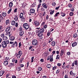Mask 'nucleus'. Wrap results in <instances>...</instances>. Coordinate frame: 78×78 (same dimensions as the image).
Masks as SVG:
<instances>
[{
    "label": "nucleus",
    "instance_id": "nucleus-20",
    "mask_svg": "<svg viewBox=\"0 0 78 78\" xmlns=\"http://www.w3.org/2000/svg\"><path fill=\"white\" fill-rule=\"evenodd\" d=\"M2 14L3 17H6V13L5 12H2Z\"/></svg>",
    "mask_w": 78,
    "mask_h": 78
},
{
    "label": "nucleus",
    "instance_id": "nucleus-34",
    "mask_svg": "<svg viewBox=\"0 0 78 78\" xmlns=\"http://www.w3.org/2000/svg\"><path fill=\"white\" fill-rule=\"evenodd\" d=\"M3 31V27L2 26H0V31Z\"/></svg>",
    "mask_w": 78,
    "mask_h": 78
},
{
    "label": "nucleus",
    "instance_id": "nucleus-29",
    "mask_svg": "<svg viewBox=\"0 0 78 78\" xmlns=\"http://www.w3.org/2000/svg\"><path fill=\"white\" fill-rule=\"evenodd\" d=\"M23 13L22 12L20 13V18H22V17H23Z\"/></svg>",
    "mask_w": 78,
    "mask_h": 78
},
{
    "label": "nucleus",
    "instance_id": "nucleus-33",
    "mask_svg": "<svg viewBox=\"0 0 78 78\" xmlns=\"http://www.w3.org/2000/svg\"><path fill=\"white\" fill-rule=\"evenodd\" d=\"M12 66H13V63H10L8 65V67H12Z\"/></svg>",
    "mask_w": 78,
    "mask_h": 78
},
{
    "label": "nucleus",
    "instance_id": "nucleus-5",
    "mask_svg": "<svg viewBox=\"0 0 78 78\" xmlns=\"http://www.w3.org/2000/svg\"><path fill=\"white\" fill-rule=\"evenodd\" d=\"M23 27L26 30H28L29 28H30V26H29V24H28L27 23H25L23 25Z\"/></svg>",
    "mask_w": 78,
    "mask_h": 78
},
{
    "label": "nucleus",
    "instance_id": "nucleus-28",
    "mask_svg": "<svg viewBox=\"0 0 78 78\" xmlns=\"http://www.w3.org/2000/svg\"><path fill=\"white\" fill-rule=\"evenodd\" d=\"M74 64L75 65V66H76H76L78 67V61H75L74 62Z\"/></svg>",
    "mask_w": 78,
    "mask_h": 78
},
{
    "label": "nucleus",
    "instance_id": "nucleus-27",
    "mask_svg": "<svg viewBox=\"0 0 78 78\" xmlns=\"http://www.w3.org/2000/svg\"><path fill=\"white\" fill-rule=\"evenodd\" d=\"M5 23L6 25H8V24H9V20H6Z\"/></svg>",
    "mask_w": 78,
    "mask_h": 78
},
{
    "label": "nucleus",
    "instance_id": "nucleus-45",
    "mask_svg": "<svg viewBox=\"0 0 78 78\" xmlns=\"http://www.w3.org/2000/svg\"><path fill=\"white\" fill-rule=\"evenodd\" d=\"M27 4L26 3H23L22 4V6H24V7H25V6H27Z\"/></svg>",
    "mask_w": 78,
    "mask_h": 78
},
{
    "label": "nucleus",
    "instance_id": "nucleus-8",
    "mask_svg": "<svg viewBox=\"0 0 78 78\" xmlns=\"http://www.w3.org/2000/svg\"><path fill=\"white\" fill-rule=\"evenodd\" d=\"M4 20V18L3 17L2 14H0V24L3 23V21L2 20Z\"/></svg>",
    "mask_w": 78,
    "mask_h": 78
},
{
    "label": "nucleus",
    "instance_id": "nucleus-43",
    "mask_svg": "<svg viewBox=\"0 0 78 78\" xmlns=\"http://www.w3.org/2000/svg\"><path fill=\"white\" fill-rule=\"evenodd\" d=\"M34 57H32L31 58V62H33V61H34Z\"/></svg>",
    "mask_w": 78,
    "mask_h": 78
},
{
    "label": "nucleus",
    "instance_id": "nucleus-30",
    "mask_svg": "<svg viewBox=\"0 0 78 78\" xmlns=\"http://www.w3.org/2000/svg\"><path fill=\"white\" fill-rule=\"evenodd\" d=\"M52 57V55L49 56L48 57V58H47V60H48H48H49V59H50Z\"/></svg>",
    "mask_w": 78,
    "mask_h": 78
},
{
    "label": "nucleus",
    "instance_id": "nucleus-50",
    "mask_svg": "<svg viewBox=\"0 0 78 78\" xmlns=\"http://www.w3.org/2000/svg\"><path fill=\"white\" fill-rule=\"evenodd\" d=\"M5 61H8L9 60V57H6L5 58Z\"/></svg>",
    "mask_w": 78,
    "mask_h": 78
},
{
    "label": "nucleus",
    "instance_id": "nucleus-32",
    "mask_svg": "<svg viewBox=\"0 0 78 78\" xmlns=\"http://www.w3.org/2000/svg\"><path fill=\"white\" fill-rule=\"evenodd\" d=\"M77 36H78V35L77 34L75 33L73 35V37H77Z\"/></svg>",
    "mask_w": 78,
    "mask_h": 78
},
{
    "label": "nucleus",
    "instance_id": "nucleus-16",
    "mask_svg": "<svg viewBox=\"0 0 78 78\" xmlns=\"http://www.w3.org/2000/svg\"><path fill=\"white\" fill-rule=\"evenodd\" d=\"M4 73H5L4 71H2V70L0 71V76H2V75H3Z\"/></svg>",
    "mask_w": 78,
    "mask_h": 78
},
{
    "label": "nucleus",
    "instance_id": "nucleus-24",
    "mask_svg": "<svg viewBox=\"0 0 78 78\" xmlns=\"http://www.w3.org/2000/svg\"><path fill=\"white\" fill-rule=\"evenodd\" d=\"M11 24L12 25H15L16 24V22L14 21H12L11 22Z\"/></svg>",
    "mask_w": 78,
    "mask_h": 78
},
{
    "label": "nucleus",
    "instance_id": "nucleus-52",
    "mask_svg": "<svg viewBox=\"0 0 78 78\" xmlns=\"http://www.w3.org/2000/svg\"><path fill=\"white\" fill-rule=\"evenodd\" d=\"M10 76V74H7L6 75V78H8V77H9Z\"/></svg>",
    "mask_w": 78,
    "mask_h": 78
},
{
    "label": "nucleus",
    "instance_id": "nucleus-1",
    "mask_svg": "<svg viewBox=\"0 0 78 78\" xmlns=\"http://www.w3.org/2000/svg\"><path fill=\"white\" fill-rule=\"evenodd\" d=\"M9 40L6 41H4L1 43V44L3 48H5L7 47V45L9 44Z\"/></svg>",
    "mask_w": 78,
    "mask_h": 78
},
{
    "label": "nucleus",
    "instance_id": "nucleus-2",
    "mask_svg": "<svg viewBox=\"0 0 78 78\" xmlns=\"http://www.w3.org/2000/svg\"><path fill=\"white\" fill-rule=\"evenodd\" d=\"M22 55V51H18V53L16 54V57H17V59H19Z\"/></svg>",
    "mask_w": 78,
    "mask_h": 78
},
{
    "label": "nucleus",
    "instance_id": "nucleus-22",
    "mask_svg": "<svg viewBox=\"0 0 78 78\" xmlns=\"http://www.w3.org/2000/svg\"><path fill=\"white\" fill-rule=\"evenodd\" d=\"M64 78H70V76L69 75L66 74Z\"/></svg>",
    "mask_w": 78,
    "mask_h": 78
},
{
    "label": "nucleus",
    "instance_id": "nucleus-37",
    "mask_svg": "<svg viewBox=\"0 0 78 78\" xmlns=\"http://www.w3.org/2000/svg\"><path fill=\"white\" fill-rule=\"evenodd\" d=\"M52 56H53V55H55V54L56 53V51H53L52 52Z\"/></svg>",
    "mask_w": 78,
    "mask_h": 78
},
{
    "label": "nucleus",
    "instance_id": "nucleus-17",
    "mask_svg": "<svg viewBox=\"0 0 78 78\" xmlns=\"http://www.w3.org/2000/svg\"><path fill=\"white\" fill-rule=\"evenodd\" d=\"M63 54H64V50H62L60 54V56H62Z\"/></svg>",
    "mask_w": 78,
    "mask_h": 78
},
{
    "label": "nucleus",
    "instance_id": "nucleus-58",
    "mask_svg": "<svg viewBox=\"0 0 78 78\" xmlns=\"http://www.w3.org/2000/svg\"><path fill=\"white\" fill-rule=\"evenodd\" d=\"M57 68V67L56 66H54V67H53L52 69L53 70H55Z\"/></svg>",
    "mask_w": 78,
    "mask_h": 78
},
{
    "label": "nucleus",
    "instance_id": "nucleus-9",
    "mask_svg": "<svg viewBox=\"0 0 78 78\" xmlns=\"http://www.w3.org/2000/svg\"><path fill=\"white\" fill-rule=\"evenodd\" d=\"M42 6L43 8H45V9H47V8H48V5L45 3H43L42 4Z\"/></svg>",
    "mask_w": 78,
    "mask_h": 78
},
{
    "label": "nucleus",
    "instance_id": "nucleus-4",
    "mask_svg": "<svg viewBox=\"0 0 78 78\" xmlns=\"http://www.w3.org/2000/svg\"><path fill=\"white\" fill-rule=\"evenodd\" d=\"M37 28V29H38V30H37L38 34H39V33H44V28H42L41 29H40V28Z\"/></svg>",
    "mask_w": 78,
    "mask_h": 78
},
{
    "label": "nucleus",
    "instance_id": "nucleus-46",
    "mask_svg": "<svg viewBox=\"0 0 78 78\" xmlns=\"http://www.w3.org/2000/svg\"><path fill=\"white\" fill-rule=\"evenodd\" d=\"M62 67L63 69H66V66L65 65H63L62 66Z\"/></svg>",
    "mask_w": 78,
    "mask_h": 78
},
{
    "label": "nucleus",
    "instance_id": "nucleus-40",
    "mask_svg": "<svg viewBox=\"0 0 78 78\" xmlns=\"http://www.w3.org/2000/svg\"><path fill=\"white\" fill-rule=\"evenodd\" d=\"M24 58H21L20 59V63H22V61H23V60L24 59Z\"/></svg>",
    "mask_w": 78,
    "mask_h": 78
},
{
    "label": "nucleus",
    "instance_id": "nucleus-55",
    "mask_svg": "<svg viewBox=\"0 0 78 78\" xmlns=\"http://www.w3.org/2000/svg\"><path fill=\"white\" fill-rule=\"evenodd\" d=\"M68 7L69 8H72V5L71 4H69L68 5Z\"/></svg>",
    "mask_w": 78,
    "mask_h": 78
},
{
    "label": "nucleus",
    "instance_id": "nucleus-12",
    "mask_svg": "<svg viewBox=\"0 0 78 78\" xmlns=\"http://www.w3.org/2000/svg\"><path fill=\"white\" fill-rule=\"evenodd\" d=\"M34 24L36 27H38L39 25V22L37 21H35Z\"/></svg>",
    "mask_w": 78,
    "mask_h": 78
},
{
    "label": "nucleus",
    "instance_id": "nucleus-57",
    "mask_svg": "<svg viewBox=\"0 0 78 78\" xmlns=\"http://www.w3.org/2000/svg\"><path fill=\"white\" fill-rule=\"evenodd\" d=\"M15 45H16V47H17L18 45V44H17V42L15 41Z\"/></svg>",
    "mask_w": 78,
    "mask_h": 78
},
{
    "label": "nucleus",
    "instance_id": "nucleus-23",
    "mask_svg": "<svg viewBox=\"0 0 78 78\" xmlns=\"http://www.w3.org/2000/svg\"><path fill=\"white\" fill-rule=\"evenodd\" d=\"M55 44H56V43L55 42V41H53L51 42V45H52V46H55Z\"/></svg>",
    "mask_w": 78,
    "mask_h": 78
},
{
    "label": "nucleus",
    "instance_id": "nucleus-42",
    "mask_svg": "<svg viewBox=\"0 0 78 78\" xmlns=\"http://www.w3.org/2000/svg\"><path fill=\"white\" fill-rule=\"evenodd\" d=\"M39 16L40 17H41L42 19V16H43V15L42 14V13L39 14Z\"/></svg>",
    "mask_w": 78,
    "mask_h": 78
},
{
    "label": "nucleus",
    "instance_id": "nucleus-54",
    "mask_svg": "<svg viewBox=\"0 0 78 78\" xmlns=\"http://www.w3.org/2000/svg\"><path fill=\"white\" fill-rule=\"evenodd\" d=\"M20 67H24V65L23 64H20Z\"/></svg>",
    "mask_w": 78,
    "mask_h": 78
},
{
    "label": "nucleus",
    "instance_id": "nucleus-56",
    "mask_svg": "<svg viewBox=\"0 0 78 78\" xmlns=\"http://www.w3.org/2000/svg\"><path fill=\"white\" fill-rule=\"evenodd\" d=\"M42 36V34L41 33L38 34V36H39V37H41Z\"/></svg>",
    "mask_w": 78,
    "mask_h": 78
},
{
    "label": "nucleus",
    "instance_id": "nucleus-48",
    "mask_svg": "<svg viewBox=\"0 0 78 78\" xmlns=\"http://www.w3.org/2000/svg\"><path fill=\"white\" fill-rule=\"evenodd\" d=\"M50 62H53V56H52L51 58L50 59Z\"/></svg>",
    "mask_w": 78,
    "mask_h": 78
},
{
    "label": "nucleus",
    "instance_id": "nucleus-51",
    "mask_svg": "<svg viewBox=\"0 0 78 78\" xmlns=\"http://www.w3.org/2000/svg\"><path fill=\"white\" fill-rule=\"evenodd\" d=\"M41 4H39L38 6V9L37 10V11H38V9H39V8H40V7H41Z\"/></svg>",
    "mask_w": 78,
    "mask_h": 78
},
{
    "label": "nucleus",
    "instance_id": "nucleus-35",
    "mask_svg": "<svg viewBox=\"0 0 78 78\" xmlns=\"http://www.w3.org/2000/svg\"><path fill=\"white\" fill-rule=\"evenodd\" d=\"M59 58H60V55H57L56 56V59H59Z\"/></svg>",
    "mask_w": 78,
    "mask_h": 78
},
{
    "label": "nucleus",
    "instance_id": "nucleus-10",
    "mask_svg": "<svg viewBox=\"0 0 78 78\" xmlns=\"http://www.w3.org/2000/svg\"><path fill=\"white\" fill-rule=\"evenodd\" d=\"M30 13L31 14H34L35 12V10L33 9H31L29 10Z\"/></svg>",
    "mask_w": 78,
    "mask_h": 78
},
{
    "label": "nucleus",
    "instance_id": "nucleus-61",
    "mask_svg": "<svg viewBox=\"0 0 78 78\" xmlns=\"http://www.w3.org/2000/svg\"><path fill=\"white\" fill-rule=\"evenodd\" d=\"M58 14H59V12H58L56 13V14L55 15V17L57 16H58Z\"/></svg>",
    "mask_w": 78,
    "mask_h": 78
},
{
    "label": "nucleus",
    "instance_id": "nucleus-15",
    "mask_svg": "<svg viewBox=\"0 0 78 78\" xmlns=\"http://www.w3.org/2000/svg\"><path fill=\"white\" fill-rule=\"evenodd\" d=\"M4 65L5 66H7L8 64V61H5L3 62Z\"/></svg>",
    "mask_w": 78,
    "mask_h": 78
},
{
    "label": "nucleus",
    "instance_id": "nucleus-49",
    "mask_svg": "<svg viewBox=\"0 0 78 78\" xmlns=\"http://www.w3.org/2000/svg\"><path fill=\"white\" fill-rule=\"evenodd\" d=\"M73 15V12H70L69 14L70 16H72Z\"/></svg>",
    "mask_w": 78,
    "mask_h": 78
},
{
    "label": "nucleus",
    "instance_id": "nucleus-7",
    "mask_svg": "<svg viewBox=\"0 0 78 78\" xmlns=\"http://www.w3.org/2000/svg\"><path fill=\"white\" fill-rule=\"evenodd\" d=\"M32 44L33 45H37V41L36 39L32 41Z\"/></svg>",
    "mask_w": 78,
    "mask_h": 78
},
{
    "label": "nucleus",
    "instance_id": "nucleus-3",
    "mask_svg": "<svg viewBox=\"0 0 78 78\" xmlns=\"http://www.w3.org/2000/svg\"><path fill=\"white\" fill-rule=\"evenodd\" d=\"M1 37H2L3 41H7L8 40V37L6 36H5V34H2L1 35Z\"/></svg>",
    "mask_w": 78,
    "mask_h": 78
},
{
    "label": "nucleus",
    "instance_id": "nucleus-63",
    "mask_svg": "<svg viewBox=\"0 0 78 78\" xmlns=\"http://www.w3.org/2000/svg\"><path fill=\"white\" fill-rule=\"evenodd\" d=\"M52 4L53 6H55L56 5V3L55 2H53Z\"/></svg>",
    "mask_w": 78,
    "mask_h": 78
},
{
    "label": "nucleus",
    "instance_id": "nucleus-47",
    "mask_svg": "<svg viewBox=\"0 0 78 78\" xmlns=\"http://www.w3.org/2000/svg\"><path fill=\"white\" fill-rule=\"evenodd\" d=\"M54 12H55V10H53L51 12H50V14H51V15H52L53 14V13H54Z\"/></svg>",
    "mask_w": 78,
    "mask_h": 78
},
{
    "label": "nucleus",
    "instance_id": "nucleus-60",
    "mask_svg": "<svg viewBox=\"0 0 78 78\" xmlns=\"http://www.w3.org/2000/svg\"><path fill=\"white\" fill-rule=\"evenodd\" d=\"M15 46L16 45H15V43L12 45V47H15Z\"/></svg>",
    "mask_w": 78,
    "mask_h": 78
},
{
    "label": "nucleus",
    "instance_id": "nucleus-14",
    "mask_svg": "<svg viewBox=\"0 0 78 78\" xmlns=\"http://www.w3.org/2000/svg\"><path fill=\"white\" fill-rule=\"evenodd\" d=\"M23 34H24V32H23V31H20L19 33L20 36H22L23 35Z\"/></svg>",
    "mask_w": 78,
    "mask_h": 78
},
{
    "label": "nucleus",
    "instance_id": "nucleus-59",
    "mask_svg": "<svg viewBox=\"0 0 78 78\" xmlns=\"http://www.w3.org/2000/svg\"><path fill=\"white\" fill-rule=\"evenodd\" d=\"M67 55L68 56H69L70 55V52H68L67 53Z\"/></svg>",
    "mask_w": 78,
    "mask_h": 78
},
{
    "label": "nucleus",
    "instance_id": "nucleus-26",
    "mask_svg": "<svg viewBox=\"0 0 78 78\" xmlns=\"http://www.w3.org/2000/svg\"><path fill=\"white\" fill-rule=\"evenodd\" d=\"M16 69L17 71H20V70H21V68L19 67H16Z\"/></svg>",
    "mask_w": 78,
    "mask_h": 78
},
{
    "label": "nucleus",
    "instance_id": "nucleus-19",
    "mask_svg": "<svg viewBox=\"0 0 78 78\" xmlns=\"http://www.w3.org/2000/svg\"><path fill=\"white\" fill-rule=\"evenodd\" d=\"M69 74L70 75H73L74 76H75V73H73L72 71H71L69 72Z\"/></svg>",
    "mask_w": 78,
    "mask_h": 78
},
{
    "label": "nucleus",
    "instance_id": "nucleus-13",
    "mask_svg": "<svg viewBox=\"0 0 78 78\" xmlns=\"http://www.w3.org/2000/svg\"><path fill=\"white\" fill-rule=\"evenodd\" d=\"M76 45H77V43L76 42H73L72 44V47H75V46H76Z\"/></svg>",
    "mask_w": 78,
    "mask_h": 78
},
{
    "label": "nucleus",
    "instance_id": "nucleus-21",
    "mask_svg": "<svg viewBox=\"0 0 78 78\" xmlns=\"http://www.w3.org/2000/svg\"><path fill=\"white\" fill-rule=\"evenodd\" d=\"M21 20L22 21V22H25V21L26 20V19H25V17H23L22 18H21Z\"/></svg>",
    "mask_w": 78,
    "mask_h": 78
},
{
    "label": "nucleus",
    "instance_id": "nucleus-25",
    "mask_svg": "<svg viewBox=\"0 0 78 78\" xmlns=\"http://www.w3.org/2000/svg\"><path fill=\"white\" fill-rule=\"evenodd\" d=\"M10 39L11 41H14L15 39V37H14L12 36L10 37Z\"/></svg>",
    "mask_w": 78,
    "mask_h": 78
},
{
    "label": "nucleus",
    "instance_id": "nucleus-36",
    "mask_svg": "<svg viewBox=\"0 0 78 78\" xmlns=\"http://www.w3.org/2000/svg\"><path fill=\"white\" fill-rule=\"evenodd\" d=\"M61 14L62 17H64L66 16V14L64 13H61Z\"/></svg>",
    "mask_w": 78,
    "mask_h": 78
},
{
    "label": "nucleus",
    "instance_id": "nucleus-11",
    "mask_svg": "<svg viewBox=\"0 0 78 78\" xmlns=\"http://www.w3.org/2000/svg\"><path fill=\"white\" fill-rule=\"evenodd\" d=\"M14 20L16 21V22H17L18 21V16L15 15L14 16Z\"/></svg>",
    "mask_w": 78,
    "mask_h": 78
},
{
    "label": "nucleus",
    "instance_id": "nucleus-62",
    "mask_svg": "<svg viewBox=\"0 0 78 78\" xmlns=\"http://www.w3.org/2000/svg\"><path fill=\"white\" fill-rule=\"evenodd\" d=\"M45 22H43L41 23V26H44V25H45Z\"/></svg>",
    "mask_w": 78,
    "mask_h": 78
},
{
    "label": "nucleus",
    "instance_id": "nucleus-41",
    "mask_svg": "<svg viewBox=\"0 0 78 78\" xmlns=\"http://www.w3.org/2000/svg\"><path fill=\"white\" fill-rule=\"evenodd\" d=\"M42 14H43V17L44 16H45L46 15V12H45V11L44 12L42 13Z\"/></svg>",
    "mask_w": 78,
    "mask_h": 78
},
{
    "label": "nucleus",
    "instance_id": "nucleus-39",
    "mask_svg": "<svg viewBox=\"0 0 78 78\" xmlns=\"http://www.w3.org/2000/svg\"><path fill=\"white\" fill-rule=\"evenodd\" d=\"M38 39H39V40H40V41H41V40H42V39H43V37H42V36L39 37Z\"/></svg>",
    "mask_w": 78,
    "mask_h": 78
},
{
    "label": "nucleus",
    "instance_id": "nucleus-31",
    "mask_svg": "<svg viewBox=\"0 0 78 78\" xmlns=\"http://www.w3.org/2000/svg\"><path fill=\"white\" fill-rule=\"evenodd\" d=\"M46 67L48 69H50L51 67V65L50 64H48L46 66Z\"/></svg>",
    "mask_w": 78,
    "mask_h": 78
},
{
    "label": "nucleus",
    "instance_id": "nucleus-44",
    "mask_svg": "<svg viewBox=\"0 0 78 78\" xmlns=\"http://www.w3.org/2000/svg\"><path fill=\"white\" fill-rule=\"evenodd\" d=\"M38 69L39 71H41V70H42V69L41 67H38Z\"/></svg>",
    "mask_w": 78,
    "mask_h": 78
},
{
    "label": "nucleus",
    "instance_id": "nucleus-64",
    "mask_svg": "<svg viewBox=\"0 0 78 78\" xmlns=\"http://www.w3.org/2000/svg\"><path fill=\"white\" fill-rule=\"evenodd\" d=\"M11 9H10L8 11V14H9V13H10V12H11Z\"/></svg>",
    "mask_w": 78,
    "mask_h": 78
},
{
    "label": "nucleus",
    "instance_id": "nucleus-38",
    "mask_svg": "<svg viewBox=\"0 0 78 78\" xmlns=\"http://www.w3.org/2000/svg\"><path fill=\"white\" fill-rule=\"evenodd\" d=\"M52 41H53V38H51L48 41V43H50V42H51Z\"/></svg>",
    "mask_w": 78,
    "mask_h": 78
},
{
    "label": "nucleus",
    "instance_id": "nucleus-18",
    "mask_svg": "<svg viewBox=\"0 0 78 78\" xmlns=\"http://www.w3.org/2000/svg\"><path fill=\"white\" fill-rule=\"evenodd\" d=\"M13 5V3L12 2H10L9 4V8H11L12 7V5Z\"/></svg>",
    "mask_w": 78,
    "mask_h": 78
},
{
    "label": "nucleus",
    "instance_id": "nucleus-53",
    "mask_svg": "<svg viewBox=\"0 0 78 78\" xmlns=\"http://www.w3.org/2000/svg\"><path fill=\"white\" fill-rule=\"evenodd\" d=\"M57 66H58V67H60V66H61V63H57Z\"/></svg>",
    "mask_w": 78,
    "mask_h": 78
},
{
    "label": "nucleus",
    "instance_id": "nucleus-6",
    "mask_svg": "<svg viewBox=\"0 0 78 78\" xmlns=\"http://www.w3.org/2000/svg\"><path fill=\"white\" fill-rule=\"evenodd\" d=\"M12 29V27L9 26L8 27L5 29V32L6 33H8L9 31L10 30H11Z\"/></svg>",
    "mask_w": 78,
    "mask_h": 78
}]
</instances>
